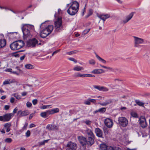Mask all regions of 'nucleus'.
<instances>
[{
	"mask_svg": "<svg viewBox=\"0 0 150 150\" xmlns=\"http://www.w3.org/2000/svg\"><path fill=\"white\" fill-rule=\"evenodd\" d=\"M108 146L105 144H102L100 145V149L101 150H107Z\"/></svg>",
	"mask_w": 150,
	"mask_h": 150,
	"instance_id": "31",
	"label": "nucleus"
},
{
	"mask_svg": "<svg viewBox=\"0 0 150 150\" xmlns=\"http://www.w3.org/2000/svg\"><path fill=\"white\" fill-rule=\"evenodd\" d=\"M112 102V101L111 100L109 99L106 100L105 101V102H103L102 103H99L98 104L101 106H106L108 104Z\"/></svg>",
	"mask_w": 150,
	"mask_h": 150,
	"instance_id": "25",
	"label": "nucleus"
},
{
	"mask_svg": "<svg viewBox=\"0 0 150 150\" xmlns=\"http://www.w3.org/2000/svg\"><path fill=\"white\" fill-rule=\"evenodd\" d=\"M93 88L100 91H108V88L104 86H93Z\"/></svg>",
	"mask_w": 150,
	"mask_h": 150,
	"instance_id": "18",
	"label": "nucleus"
},
{
	"mask_svg": "<svg viewBox=\"0 0 150 150\" xmlns=\"http://www.w3.org/2000/svg\"><path fill=\"white\" fill-rule=\"evenodd\" d=\"M24 43L22 40H20L13 42L10 45V48L13 50H16L24 46Z\"/></svg>",
	"mask_w": 150,
	"mask_h": 150,
	"instance_id": "2",
	"label": "nucleus"
},
{
	"mask_svg": "<svg viewBox=\"0 0 150 150\" xmlns=\"http://www.w3.org/2000/svg\"><path fill=\"white\" fill-rule=\"evenodd\" d=\"M46 128L49 130H55L58 129V127L54 124H50L48 125Z\"/></svg>",
	"mask_w": 150,
	"mask_h": 150,
	"instance_id": "11",
	"label": "nucleus"
},
{
	"mask_svg": "<svg viewBox=\"0 0 150 150\" xmlns=\"http://www.w3.org/2000/svg\"><path fill=\"white\" fill-rule=\"evenodd\" d=\"M49 114L47 111L45 112H42L40 114V116L42 117L45 118L48 117Z\"/></svg>",
	"mask_w": 150,
	"mask_h": 150,
	"instance_id": "30",
	"label": "nucleus"
},
{
	"mask_svg": "<svg viewBox=\"0 0 150 150\" xmlns=\"http://www.w3.org/2000/svg\"><path fill=\"white\" fill-rule=\"evenodd\" d=\"M89 62L90 64L92 65H94L96 63L95 61L93 59L89 60Z\"/></svg>",
	"mask_w": 150,
	"mask_h": 150,
	"instance_id": "45",
	"label": "nucleus"
},
{
	"mask_svg": "<svg viewBox=\"0 0 150 150\" xmlns=\"http://www.w3.org/2000/svg\"><path fill=\"white\" fill-rule=\"evenodd\" d=\"M127 109V108L125 107H122L120 109V110L122 111L125 110Z\"/></svg>",
	"mask_w": 150,
	"mask_h": 150,
	"instance_id": "61",
	"label": "nucleus"
},
{
	"mask_svg": "<svg viewBox=\"0 0 150 150\" xmlns=\"http://www.w3.org/2000/svg\"><path fill=\"white\" fill-rule=\"evenodd\" d=\"M85 123L86 124L88 125H90L91 123V121L89 120H87L85 122Z\"/></svg>",
	"mask_w": 150,
	"mask_h": 150,
	"instance_id": "58",
	"label": "nucleus"
},
{
	"mask_svg": "<svg viewBox=\"0 0 150 150\" xmlns=\"http://www.w3.org/2000/svg\"><path fill=\"white\" fill-rule=\"evenodd\" d=\"M78 11L70 6L67 10L68 13L71 15H75Z\"/></svg>",
	"mask_w": 150,
	"mask_h": 150,
	"instance_id": "16",
	"label": "nucleus"
},
{
	"mask_svg": "<svg viewBox=\"0 0 150 150\" xmlns=\"http://www.w3.org/2000/svg\"><path fill=\"white\" fill-rule=\"evenodd\" d=\"M107 150H115L113 147L110 146H108L107 149ZM117 150H121L119 148Z\"/></svg>",
	"mask_w": 150,
	"mask_h": 150,
	"instance_id": "43",
	"label": "nucleus"
},
{
	"mask_svg": "<svg viewBox=\"0 0 150 150\" xmlns=\"http://www.w3.org/2000/svg\"><path fill=\"white\" fill-rule=\"evenodd\" d=\"M104 72L105 71L102 69H96L93 70L91 72L94 74H99L104 73Z\"/></svg>",
	"mask_w": 150,
	"mask_h": 150,
	"instance_id": "23",
	"label": "nucleus"
},
{
	"mask_svg": "<svg viewBox=\"0 0 150 150\" xmlns=\"http://www.w3.org/2000/svg\"><path fill=\"white\" fill-rule=\"evenodd\" d=\"M77 148V144L71 141L68 142L66 146L67 150H76Z\"/></svg>",
	"mask_w": 150,
	"mask_h": 150,
	"instance_id": "9",
	"label": "nucleus"
},
{
	"mask_svg": "<svg viewBox=\"0 0 150 150\" xmlns=\"http://www.w3.org/2000/svg\"><path fill=\"white\" fill-rule=\"evenodd\" d=\"M27 44L28 46L33 47L37 45H40L41 43L40 42L38 43V41L35 38H33L28 40Z\"/></svg>",
	"mask_w": 150,
	"mask_h": 150,
	"instance_id": "5",
	"label": "nucleus"
},
{
	"mask_svg": "<svg viewBox=\"0 0 150 150\" xmlns=\"http://www.w3.org/2000/svg\"><path fill=\"white\" fill-rule=\"evenodd\" d=\"M69 59L70 61L74 62L75 63H76L77 62V61L74 58H69Z\"/></svg>",
	"mask_w": 150,
	"mask_h": 150,
	"instance_id": "53",
	"label": "nucleus"
},
{
	"mask_svg": "<svg viewBox=\"0 0 150 150\" xmlns=\"http://www.w3.org/2000/svg\"><path fill=\"white\" fill-rule=\"evenodd\" d=\"M60 51V50H56V51H55L52 54V56H53L54 54H56L57 53V52H59Z\"/></svg>",
	"mask_w": 150,
	"mask_h": 150,
	"instance_id": "56",
	"label": "nucleus"
},
{
	"mask_svg": "<svg viewBox=\"0 0 150 150\" xmlns=\"http://www.w3.org/2000/svg\"><path fill=\"white\" fill-rule=\"evenodd\" d=\"M28 76L29 79H37L34 76L31 74H28Z\"/></svg>",
	"mask_w": 150,
	"mask_h": 150,
	"instance_id": "36",
	"label": "nucleus"
},
{
	"mask_svg": "<svg viewBox=\"0 0 150 150\" xmlns=\"http://www.w3.org/2000/svg\"><path fill=\"white\" fill-rule=\"evenodd\" d=\"M6 71L7 72H11L12 73V69L11 68L7 69L6 70Z\"/></svg>",
	"mask_w": 150,
	"mask_h": 150,
	"instance_id": "59",
	"label": "nucleus"
},
{
	"mask_svg": "<svg viewBox=\"0 0 150 150\" xmlns=\"http://www.w3.org/2000/svg\"><path fill=\"white\" fill-rule=\"evenodd\" d=\"M81 74L79 73H77L75 75V76L76 77H81Z\"/></svg>",
	"mask_w": 150,
	"mask_h": 150,
	"instance_id": "54",
	"label": "nucleus"
},
{
	"mask_svg": "<svg viewBox=\"0 0 150 150\" xmlns=\"http://www.w3.org/2000/svg\"><path fill=\"white\" fill-rule=\"evenodd\" d=\"M35 126V125L33 123L29 125L30 128H31Z\"/></svg>",
	"mask_w": 150,
	"mask_h": 150,
	"instance_id": "63",
	"label": "nucleus"
},
{
	"mask_svg": "<svg viewBox=\"0 0 150 150\" xmlns=\"http://www.w3.org/2000/svg\"><path fill=\"white\" fill-rule=\"evenodd\" d=\"M12 139L10 138H8L5 140V142L7 143H10L12 142Z\"/></svg>",
	"mask_w": 150,
	"mask_h": 150,
	"instance_id": "39",
	"label": "nucleus"
},
{
	"mask_svg": "<svg viewBox=\"0 0 150 150\" xmlns=\"http://www.w3.org/2000/svg\"><path fill=\"white\" fill-rule=\"evenodd\" d=\"M84 103L87 105H90L91 104V102L89 100V98L84 102Z\"/></svg>",
	"mask_w": 150,
	"mask_h": 150,
	"instance_id": "51",
	"label": "nucleus"
},
{
	"mask_svg": "<svg viewBox=\"0 0 150 150\" xmlns=\"http://www.w3.org/2000/svg\"><path fill=\"white\" fill-rule=\"evenodd\" d=\"M131 115L132 117H137V115L134 112H132L131 113Z\"/></svg>",
	"mask_w": 150,
	"mask_h": 150,
	"instance_id": "48",
	"label": "nucleus"
},
{
	"mask_svg": "<svg viewBox=\"0 0 150 150\" xmlns=\"http://www.w3.org/2000/svg\"><path fill=\"white\" fill-rule=\"evenodd\" d=\"M103 68L113 72H116V71H118V69L117 68L114 69L111 67H107L105 66H104V67H103Z\"/></svg>",
	"mask_w": 150,
	"mask_h": 150,
	"instance_id": "33",
	"label": "nucleus"
},
{
	"mask_svg": "<svg viewBox=\"0 0 150 150\" xmlns=\"http://www.w3.org/2000/svg\"><path fill=\"white\" fill-rule=\"evenodd\" d=\"M52 109L53 111L54 114L55 113H58L59 112V109L58 108H54Z\"/></svg>",
	"mask_w": 150,
	"mask_h": 150,
	"instance_id": "42",
	"label": "nucleus"
},
{
	"mask_svg": "<svg viewBox=\"0 0 150 150\" xmlns=\"http://www.w3.org/2000/svg\"><path fill=\"white\" fill-rule=\"evenodd\" d=\"M6 44V41L5 40L0 39V48L4 47Z\"/></svg>",
	"mask_w": 150,
	"mask_h": 150,
	"instance_id": "28",
	"label": "nucleus"
},
{
	"mask_svg": "<svg viewBox=\"0 0 150 150\" xmlns=\"http://www.w3.org/2000/svg\"><path fill=\"white\" fill-rule=\"evenodd\" d=\"M135 102L139 106H144V103L138 100H135Z\"/></svg>",
	"mask_w": 150,
	"mask_h": 150,
	"instance_id": "34",
	"label": "nucleus"
},
{
	"mask_svg": "<svg viewBox=\"0 0 150 150\" xmlns=\"http://www.w3.org/2000/svg\"><path fill=\"white\" fill-rule=\"evenodd\" d=\"M134 46L135 47H138L139 46H141L139 45L143 44L144 43V40L142 38L139 37L134 36Z\"/></svg>",
	"mask_w": 150,
	"mask_h": 150,
	"instance_id": "8",
	"label": "nucleus"
},
{
	"mask_svg": "<svg viewBox=\"0 0 150 150\" xmlns=\"http://www.w3.org/2000/svg\"><path fill=\"white\" fill-rule=\"evenodd\" d=\"M78 138L79 142L82 146H86L87 142L86 138L82 136H79Z\"/></svg>",
	"mask_w": 150,
	"mask_h": 150,
	"instance_id": "10",
	"label": "nucleus"
},
{
	"mask_svg": "<svg viewBox=\"0 0 150 150\" xmlns=\"http://www.w3.org/2000/svg\"><path fill=\"white\" fill-rule=\"evenodd\" d=\"M30 132L29 130L27 131L26 134L25 136L27 137H28L30 136Z\"/></svg>",
	"mask_w": 150,
	"mask_h": 150,
	"instance_id": "49",
	"label": "nucleus"
},
{
	"mask_svg": "<svg viewBox=\"0 0 150 150\" xmlns=\"http://www.w3.org/2000/svg\"><path fill=\"white\" fill-rule=\"evenodd\" d=\"M16 68L17 69L20 71L19 72H18L16 71H12V73L18 75L20 74V73L21 70L20 69H18L17 67H16Z\"/></svg>",
	"mask_w": 150,
	"mask_h": 150,
	"instance_id": "41",
	"label": "nucleus"
},
{
	"mask_svg": "<svg viewBox=\"0 0 150 150\" xmlns=\"http://www.w3.org/2000/svg\"><path fill=\"white\" fill-rule=\"evenodd\" d=\"M49 115H52L54 114L52 109L47 110Z\"/></svg>",
	"mask_w": 150,
	"mask_h": 150,
	"instance_id": "46",
	"label": "nucleus"
},
{
	"mask_svg": "<svg viewBox=\"0 0 150 150\" xmlns=\"http://www.w3.org/2000/svg\"><path fill=\"white\" fill-rule=\"evenodd\" d=\"M30 113L28 110H25L22 111L21 110H19L17 112V115L20 117L26 116Z\"/></svg>",
	"mask_w": 150,
	"mask_h": 150,
	"instance_id": "13",
	"label": "nucleus"
},
{
	"mask_svg": "<svg viewBox=\"0 0 150 150\" xmlns=\"http://www.w3.org/2000/svg\"><path fill=\"white\" fill-rule=\"evenodd\" d=\"M34 114L33 113H31V114L29 116V119L30 120L34 116Z\"/></svg>",
	"mask_w": 150,
	"mask_h": 150,
	"instance_id": "60",
	"label": "nucleus"
},
{
	"mask_svg": "<svg viewBox=\"0 0 150 150\" xmlns=\"http://www.w3.org/2000/svg\"><path fill=\"white\" fill-rule=\"evenodd\" d=\"M106 110V108H100L98 110H96L93 112L94 114H96L98 112H100L101 114H103L105 113Z\"/></svg>",
	"mask_w": 150,
	"mask_h": 150,
	"instance_id": "24",
	"label": "nucleus"
},
{
	"mask_svg": "<svg viewBox=\"0 0 150 150\" xmlns=\"http://www.w3.org/2000/svg\"><path fill=\"white\" fill-rule=\"evenodd\" d=\"M134 14V13L132 12L129 15L126 16L125 17V19L123 21V23L125 24L128 22L133 17Z\"/></svg>",
	"mask_w": 150,
	"mask_h": 150,
	"instance_id": "15",
	"label": "nucleus"
},
{
	"mask_svg": "<svg viewBox=\"0 0 150 150\" xmlns=\"http://www.w3.org/2000/svg\"><path fill=\"white\" fill-rule=\"evenodd\" d=\"M51 105H43L41 107H40V108L41 109H45L48 108H50V107L51 106Z\"/></svg>",
	"mask_w": 150,
	"mask_h": 150,
	"instance_id": "37",
	"label": "nucleus"
},
{
	"mask_svg": "<svg viewBox=\"0 0 150 150\" xmlns=\"http://www.w3.org/2000/svg\"><path fill=\"white\" fill-rule=\"evenodd\" d=\"M76 51H70L69 52H67V54L69 55H71L72 54H74L76 53Z\"/></svg>",
	"mask_w": 150,
	"mask_h": 150,
	"instance_id": "44",
	"label": "nucleus"
},
{
	"mask_svg": "<svg viewBox=\"0 0 150 150\" xmlns=\"http://www.w3.org/2000/svg\"><path fill=\"white\" fill-rule=\"evenodd\" d=\"M25 67L27 69H33L35 67V66L30 64H27L25 65Z\"/></svg>",
	"mask_w": 150,
	"mask_h": 150,
	"instance_id": "32",
	"label": "nucleus"
},
{
	"mask_svg": "<svg viewBox=\"0 0 150 150\" xmlns=\"http://www.w3.org/2000/svg\"><path fill=\"white\" fill-rule=\"evenodd\" d=\"M120 79L118 78H116L114 79V81L116 83H118L119 82L121 81Z\"/></svg>",
	"mask_w": 150,
	"mask_h": 150,
	"instance_id": "47",
	"label": "nucleus"
},
{
	"mask_svg": "<svg viewBox=\"0 0 150 150\" xmlns=\"http://www.w3.org/2000/svg\"><path fill=\"white\" fill-rule=\"evenodd\" d=\"M12 95L14 96L17 99H19L21 98L20 95L17 93H15Z\"/></svg>",
	"mask_w": 150,
	"mask_h": 150,
	"instance_id": "40",
	"label": "nucleus"
},
{
	"mask_svg": "<svg viewBox=\"0 0 150 150\" xmlns=\"http://www.w3.org/2000/svg\"><path fill=\"white\" fill-rule=\"evenodd\" d=\"M96 57L100 61H101L102 62L105 64L106 63V62L105 60L100 57L97 54H96Z\"/></svg>",
	"mask_w": 150,
	"mask_h": 150,
	"instance_id": "35",
	"label": "nucleus"
},
{
	"mask_svg": "<svg viewBox=\"0 0 150 150\" xmlns=\"http://www.w3.org/2000/svg\"><path fill=\"white\" fill-rule=\"evenodd\" d=\"M21 29L24 36L28 37L30 35V30L34 29V26L33 25L23 24L22 25Z\"/></svg>",
	"mask_w": 150,
	"mask_h": 150,
	"instance_id": "1",
	"label": "nucleus"
},
{
	"mask_svg": "<svg viewBox=\"0 0 150 150\" xmlns=\"http://www.w3.org/2000/svg\"><path fill=\"white\" fill-rule=\"evenodd\" d=\"M71 7L75 9L76 10L78 11L79 9V3L76 1H73L71 4Z\"/></svg>",
	"mask_w": 150,
	"mask_h": 150,
	"instance_id": "22",
	"label": "nucleus"
},
{
	"mask_svg": "<svg viewBox=\"0 0 150 150\" xmlns=\"http://www.w3.org/2000/svg\"><path fill=\"white\" fill-rule=\"evenodd\" d=\"M14 100L15 99L13 98H11L10 100V102L11 103H13L14 102Z\"/></svg>",
	"mask_w": 150,
	"mask_h": 150,
	"instance_id": "62",
	"label": "nucleus"
},
{
	"mask_svg": "<svg viewBox=\"0 0 150 150\" xmlns=\"http://www.w3.org/2000/svg\"><path fill=\"white\" fill-rule=\"evenodd\" d=\"M53 29V25H49L41 32V37L42 38H45L51 33Z\"/></svg>",
	"mask_w": 150,
	"mask_h": 150,
	"instance_id": "3",
	"label": "nucleus"
},
{
	"mask_svg": "<svg viewBox=\"0 0 150 150\" xmlns=\"http://www.w3.org/2000/svg\"><path fill=\"white\" fill-rule=\"evenodd\" d=\"M140 124L141 127L143 128H145L146 127L147 123L146 119L144 116H141L139 119Z\"/></svg>",
	"mask_w": 150,
	"mask_h": 150,
	"instance_id": "12",
	"label": "nucleus"
},
{
	"mask_svg": "<svg viewBox=\"0 0 150 150\" xmlns=\"http://www.w3.org/2000/svg\"><path fill=\"white\" fill-rule=\"evenodd\" d=\"M32 103L29 102H28L26 103V106L28 108H30L32 106Z\"/></svg>",
	"mask_w": 150,
	"mask_h": 150,
	"instance_id": "50",
	"label": "nucleus"
},
{
	"mask_svg": "<svg viewBox=\"0 0 150 150\" xmlns=\"http://www.w3.org/2000/svg\"><path fill=\"white\" fill-rule=\"evenodd\" d=\"M84 132L85 134L88 136V137L94 136L92 131L90 129L86 128L85 130L84 131Z\"/></svg>",
	"mask_w": 150,
	"mask_h": 150,
	"instance_id": "20",
	"label": "nucleus"
},
{
	"mask_svg": "<svg viewBox=\"0 0 150 150\" xmlns=\"http://www.w3.org/2000/svg\"><path fill=\"white\" fill-rule=\"evenodd\" d=\"M89 100H90V102H92L93 103H95L96 102V100L94 99H91L89 98Z\"/></svg>",
	"mask_w": 150,
	"mask_h": 150,
	"instance_id": "57",
	"label": "nucleus"
},
{
	"mask_svg": "<svg viewBox=\"0 0 150 150\" xmlns=\"http://www.w3.org/2000/svg\"><path fill=\"white\" fill-rule=\"evenodd\" d=\"M18 110V108L17 107H16L15 108V109L13 110V113L14 114Z\"/></svg>",
	"mask_w": 150,
	"mask_h": 150,
	"instance_id": "64",
	"label": "nucleus"
},
{
	"mask_svg": "<svg viewBox=\"0 0 150 150\" xmlns=\"http://www.w3.org/2000/svg\"><path fill=\"white\" fill-rule=\"evenodd\" d=\"M13 79H8L5 80L3 83L4 85L9 84L14 82V81Z\"/></svg>",
	"mask_w": 150,
	"mask_h": 150,
	"instance_id": "27",
	"label": "nucleus"
},
{
	"mask_svg": "<svg viewBox=\"0 0 150 150\" xmlns=\"http://www.w3.org/2000/svg\"><path fill=\"white\" fill-rule=\"evenodd\" d=\"M13 115V114L10 113L6 114L3 116H0V121L4 122L8 121Z\"/></svg>",
	"mask_w": 150,
	"mask_h": 150,
	"instance_id": "7",
	"label": "nucleus"
},
{
	"mask_svg": "<svg viewBox=\"0 0 150 150\" xmlns=\"http://www.w3.org/2000/svg\"><path fill=\"white\" fill-rule=\"evenodd\" d=\"M11 126V124L10 122L7 123H5L4 125V127L5 129H6V132H8L10 130V127Z\"/></svg>",
	"mask_w": 150,
	"mask_h": 150,
	"instance_id": "26",
	"label": "nucleus"
},
{
	"mask_svg": "<svg viewBox=\"0 0 150 150\" xmlns=\"http://www.w3.org/2000/svg\"><path fill=\"white\" fill-rule=\"evenodd\" d=\"M83 68L79 66L76 65L74 67L73 69V70L74 71H79L83 70Z\"/></svg>",
	"mask_w": 150,
	"mask_h": 150,
	"instance_id": "29",
	"label": "nucleus"
},
{
	"mask_svg": "<svg viewBox=\"0 0 150 150\" xmlns=\"http://www.w3.org/2000/svg\"><path fill=\"white\" fill-rule=\"evenodd\" d=\"M118 121L119 125L120 127H125L128 124V120L125 117H119L118 118Z\"/></svg>",
	"mask_w": 150,
	"mask_h": 150,
	"instance_id": "4",
	"label": "nucleus"
},
{
	"mask_svg": "<svg viewBox=\"0 0 150 150\" xmlns=\"http://www.w3.org/2000/svg\"><path fill=\"white\" fill-rule=\"evenodd\" d=\"M90 30V28L84 30L83 32L82 35H85L87 34Z\"/></svg>",
	"mask_w": 150,
	"mask_h": 150,
	"instance_id": "38",
	"label": "nucleus"
},
{
	"mask_svg": "<svg viewBox=\"0 0 150 150\" xmlns=\"http://www.w3.org/2000/svg\"><path fill=\"white\" fill-rule=\"evenodd\" d=\"M95 133L96 136L99 137H102L103 132L99 128H97L95 129Z\"/></svg>",
	"mask_w": 150,
	"mask_h": 150,
	"instance_id": "21",
	"label": "nucleus"
},
{
	"mask_svg": "<svg viewBox=\"0 0 150 150\" xmlns=\"http://www.w3.org/2000/svg\"><path fill=\"white\" fill-rule=\"evenodd\" d=\"M32 103L34 105H36L38 103V100L36 99L33 100L32 101Z\"/></svg>",
	"mask_w": 150,
	"mask_h": 150,
	"instance_id": "52",
	"label": "nucleus"
},
{
	"mask_svg": "<svg viewBox=\"0 0 150 150\" xmlns=\"http://www.w3.org/2000/svg\"><path fill=\"white\" fill-rule=\"evenodd\" d=\"M55 28L56 31H59L62 30L63 26L62 25V19L58 18L54 22Z\"/></svg>",
	"mask_w": 150,
	"mask_h": 150,
	"instance_id": "6",
	"label": "nucleus"
},
{
	"mask_svg": "<svg viewBox=\"0 0 150 150\" xmlns=\"http://www.w3.org/2000/svg\"><path fill=\"white\" fill-rule=\"evenodd\" d=\"M105 124L109 128L111 127L113 125L112 121L109 118H107L105 120Z\"/></svg>",
	"mask_w": 150,
	"mask_h": 150,
	"instance_id": "14",
	"label": "nucleus"
},
{
	"mask_svg": "<svg viewBox=\"0 0 150 150\" xmlns=\"http://www.w3.org/2000/svg\"><path fill=\"white\" fill-rule=\"evenodd\" d=\"M95 136H92V137H88V138L87 141V144L91 146L94 143V138Z\"/></svg>",
	"mask_w": 150,
	"mask_h": 150,
	"instance_id": "17",
	"label": "nucleus"
},
{
	"mask_svg": "<svg viewBox=\"0 0 150 150\" xmlns=\"http://www.w3.org/2000/svg\"><path fill=\"white\" fill-rule=\"evenodd\" d=\"M9 105H6L4 106V109L6 110H7L9 109Z\"/></svg>",
	"mask_w": 150,
	"mask_h": 150,
	"instance_id": "55",
	"label": "nucleus"
},
{
	"mask_svg": "<svg viewBox=\"0 0 150 150\" xmlns=\"http://www.w3.org/2000/svg\"><path fill=\"white\" fill-rule=\"evenodd\" d=\"M98 17L101 20H103L104 22L106 19H108L110 17V15L109 14H101L100 15L98 16ZM104 23V22H103Z\"/></svg>",
	"mask_w": 150,
	"mask_h": 150,
	"instance_id": "19",
	"label": "nucleus"
}]
</instances>
